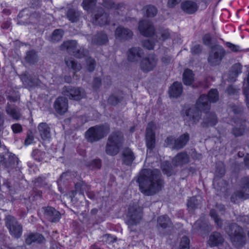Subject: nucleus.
<instances>
[{
  "label": "nucleus",
  "mask_w": 249,
  "mask_h": 249,
  "mask_svg": "<svg viewBox=\"0 0 249 249\" xmlns=\"http://www.w3.org/2000/svg\"><path fill=\"white\" fill-rule=\"evenodd\" d=\"M218 99L217 91L216 89H211L208 96L201 95L196 103V107H192L188 110L183 111L184 119L190 122L192 124L197 123L200 119V113L202 111L207 112L210 109L208 102H215Z\"/></svg>",
  "instance_id": "f257e3e1"
},
{
  "label": "nucleus",
  "mask_w": 249,
  "mask_h": 249,
  "mask_svg": "<svg viewBox=\"0 0 249 249\" xmlns=\"http://www.w3.org/2000/svg\"><path fill=\"white\" fill-rule=\"evenodd\" d=\"M137 181L140 191L146 196L153 195L159 192L162 186V181L159 177L153 174L152 171L144 169L140 173Z\"/></svg>",
  "instance_id": "f03ea898"
},
{
  "label": "nucleus",
  "mask_w": 249,
  "mask_h": 249,
  "mask_svg": "<svg viewBox=\"0 0 249 249\" xmlns=\"http://www.w3.org/2000/svg\"><path fill=\"white\" fill-rule=\"evenodd\" d=\"M123 136L121 133L116 132L112 134L108 138L107 144L106 151L109 155H116L122 145Z\"/></svg>",
  "instance_id": "7ed1b4c3"
},
{
  "label": "nucleus",
  "mask_w": 249,
  "mask_h": 249,
  "mask_svg": "<svg viewBox=\"0 0 249 249\" xmlns=\"http://www.w3.org/2000/svg\"><path fill=\"white\" fill-rule=\"evenodd\" d=\"M108 131V127L107 125L92 127L86 132L85 137L88 141L93 142L104 137Z\"/></svg>",
  "instance_id": "20e7f679"
},
{
  "label": "nucleus",
  "mask_w": 249,
  "mask_h": 249,
  "mask_svg": "<svg viewBox=\"0 0 249 249\" xmlns=\"http://www.w3.org/2000/svg\"><path fill=\"white\" fill-rule=\"evenodd\" d=\"M242 231V230L235 224H232L226 230L231 241L235 245H239L244 243L245 237L241 232Z\"/></svg>",
  "instance_id": "39448f33"
},
{
  "label": "nucleus",
  "mask_w": 249,
  "mask_h": 249,
  "mask_svg": "<svg viewBox=\"0 0 249 249\" xmlns=\"http://www.w3.org/2000/svg\"><path fill=\"white\" fill-rule=\"evenodd\" d=\"M63 94L73 100H80L86 96V93L83 89L71 86L65 87L63 89Z\"/></svg>",
  "instance_id": "423d86ee"
},
{
  "label": "nucleus",
  "mask_w": 249,
  "mask_h": 249,
  "mask_svg": "<svg viewBox=\"0 0 249 249\" xmlns=\"http://www.w3.org/2000/svg\"><path fill=\"white\" fill-rule=\"evenodd\" d=\"M6 224L11 234L16 238L19 237L22 234V228L18 224L14 217L9 215L6 218Z\"/></svg>",
  "instance_id": "0eeeda50"
},
{
  "label": "nucleus",
  "mask_w": 249,
  "mask_h": 249,
  "mask_svg": "<svg viewBox=\"0 0 249 249\" xmlns=\"http://www.w3.org/2000/svg\"><path fill=\"white\" fill-rule=\"evenodd\" d=\"M158 59L154 55L143 58L140 64V68L143 72H148L153 71L157 66Z\"/></svg>",
  "instance_id": "6e6552de"
},
{
  "label": "nucleus",
  "mask_w": 249,
  "mask_h": 249,
  "mask_svg": "<svg viewBox=\"0 0 249 249\" xmlns=\"http://www.w3.org/2000/svg\"><path fill=\"white\" fill-rule=\"evenodd\" d=\"M189 140L188 134H184L177 140H175L172 137L167 138L165 142L167 145L171 146L174 148H180L184 146Z\"/></svg>",
  "instance_id": "1a4fd4ad"
},
{
  "label": "nucleus",
  "mask_w": 249,
  "mask_h": 249,
  "mask_svg": "<svg viewBox=\"0 0 249 249\" xmlns=\"http://www.w3.org/2000/svg\"><path fill=\"white\" fill-rule=\"evenodd\" d=\"M142 213L141 208L137 206L130 207L128 213L129 224L133 225L138 223L142 219Z\"/></svg>",
  "instance_id": "9d476101"
},
{
  "label": "nucleus",
  "mask_w": 249,
  "mask_h": 249,
  "mask_svg": "<svg viewBox=\"0 0 249 249\" xmlns=\"http://www.w3.org/2000/svg\"><path fill=\"white\" fill-rule=\"evenodd\" d=\"M225 55L224 50L220 47L213 48L210 53L208 61L212 65L218 64Z\"/></svg>",
  "instance_id": "9b49d317"
},
{
  "label": "nucleus",
  "mask_w": 249,
  "mask_h": 249,
  "mask_svg": "<svg viewBox=\"0 0 249 249\" xmlns=\"http://www.w3.org/2000/svg\"><path fill=\"white\" fill-rule=\"evenodd\" d=\"M155 128V124L151 123L148 124L146 129V141L147 147L149 149H152L154 146L155 135L153 131Z\"/></svg>",
  "instance_id": "f8f14e48"
},
{
  "label": "nucleus",
  "mask_w": 249,
  "mask_h": 249,
  "mask_svg": "<svg viewBox=\"0 0 249 249\" xmlns=\"http://www.w3.org/2000/svg\"><path fill=\"white\" fill-rule=\"evenodd\" d=\"M139 29L144 36H150L153 35L154 29L152 25L148 20H142L140 22Z\"/></svg>",
  "instance_id": "ddd939ff"
},
{
  "label": "nucleus",
  "mask_w": 249,
  "mask_h": 249,
  "mask_svg": "<svg viewBox=\"0 0 249 249\" xmlns=\"http://www.w3.org/2000/svg\"><path fill=\"white\" fill-rule=\"evenodd\" d=\"M135 159V155L130 148H126L122 151L121 159L124 164L127 165H131Z\"/></svg>",
  "instance_id": "4468645a"
},
{
  "label": "nucleus",
  "mask_w": 249,
  "mask_h": 249,
  "mask_svg": "<svg viewBox=\"0 0 249 249\" xmlns=\"http://www.w3.org/2000/svg\"><path fill=\"white\" fill-rule=\"evenodd\" d=\"M55 111L60 114L66 112L68 109L67 100L64 97H59L57 99L54 104Z\"/></svg>",
  "instance_id": "2eb2a0df"
},
{
  "label": "nucleus",
  "mask_w": 249,
  "mask_h": 249,
  "mask_svg": "<svg viewBox=\"0 0 249 249\" xmlns=\"http://www.w3.org/2000/svg\"><path fill=\"white\" fill-rule=\"evenodd\" d=\"M181 8L185 13L193 14L197 10V6L196 4L194 2L187 0L181 3Z\"/></svg>",
  "instance_id": "dca6fc26"
},
{
  "label": "nucleus",
  "mask_w": 249,
  "mask_h": 249,
  "mask_svg": "<svg viewBox=\"0 0 249 249\" xmlns=\"http://www.w3.org/2000/svg\"><path fill=\"white\" fill-rule=\"evenodd\" d=\"M38 129L40 135L43 141H49L51 138V134L50 128L45 123H40L38 126Z\"/></svg>",
  "instance_id": "f3484780"
},
{
  "label": "nucleus",
  "mask_w": 249,
  "mask_h": 249,
  "mask_svg": "<svg viewBox=\"0 0 249 249\" xmlns=\"http://www.w3.org/2000/svg\"><path fill=\"white\" fill-rule=\"evenodd\" d=\"M45 215L52 222H56L60 218V213L52 207H47L45 209Z\"/></svg>",
  "instance_id": "a211bd4d"
},
{
  "label": "nucleus",
  "mask_w": 249,
  "mask_h": 249,
  "mask_svg": "<svg viewBox=\"0 0 249 249\" xmlns=\"http://www.w3.org/2000/svg\"><path fill=\"white\" fill-rule=\"evenodd\" d=\"M45 215L52 222H56L60 218V213L52 207H47L45 209Z\"/></svg>",
  "instance_id": "6ab92c4d"
},
{
  "label": "nucleus",
  "mask_w": 249,
  "mask_h": 249,
  "mask_svg": "<svg viewBox=\"0 0 249 249\" xmlns=\"http://www.w3.org/2000/svg\"><path fill=\"white\" fill-rule=\"evenodd\" d=\"M107 22V14L104 13L103 10L100 9L98 13L95 15L94 18L92 19V22L94 24L103 25Z\"/></svg>",
  "instance_id": "aec40b11"
},
{
  "label": "nucleus",
  "mask_w": 249,
  "mask_h": 249,
  "mask_svg": "<svg viewBox=\"0 0 249 249\" xmlns=\"http://www.w3.org/2000/svg\"><path fill=\"white\" fill-rule=\"evenodd\" d=\"M132 32L128 29L122 27L117 28L115 31V36L118 39H128L132 36Z\"/></svg>",
  "instance_id": "412c9836"
},
{
  "label": "nucleus",
  "mask_w": 249,
  "mask_h": 249,
  "mask_svg": "<svg viewBox=\"0 0 249 249\" xmlns=\"http://www.w3.org/2000/svg\"><path fill=\"white\" fill-rule=\"evenodd\" d=\"M223 242L221 234L218 232H213L211 235L208 241V244L211 247H219Z\"/></svg>",
  "instance_id": "4be33fe9"
},
{
  "label": "nucleus",
  "mask_w": 249,
  "mask_h": 249,
  "mask_svg": "<svg viewBox=\"0 0 249 249\" xmlns=\"http://www.w3.org/2000/svg\"><path fill=\"white\" fill-rule=\"evenodd\" d=\"M182 91V85L179 82H175L170 87L169 89V94L171 97H178L179 96Z\"/></svg>",
  "instance_id": "5701e85b"
},
{
  "label": "nucleus",
  "mask_w": 249,
  "mask_h": 249,
  "mask_svg": "<svg viewBox=\"0 0 249 249\" xmlns=\"http://www.w3.org/2000/svg\"><path fill=\"white\" fill-rule=\"evenodd\" d=\"M142 53V50L139 48H131L128 52V59L131 62L137 61L141 57Z\"/></svg>",
  "instance_id": "b1692460"
},
{
  "label": "nucleus",
  "mask_w": 249,
  "mask_h": 249,
  "mask_svg": "<svg viewBox=\"0 0 249 249\" xmlns=\"http://www.w3.org/2000/svg\"><path fill=\"white\" fill-rule=\"evenodd\" d=\"M189 161V157L185 153L178 154L173 160L172 163L174 166L181 165L186 163Z\"/></svg>",
  "instance_id": "393cba45"
},
{
  "label": "nucleus",
  "mask_w": 249,
  "mask_h": 249,
  "mask_svg": "<svg viewBox=\"0 0 249 249\" xmlns=\"http://www.w3.org/2000/svg\"><path fill=\"white\" fill-rule=\"evenodd\" d=\"M44 240V237L39 233H31L26 235L25 242L27 244L30 245L33 242L41 243Z\"/></svg>",
  "instance_id": "a878e982"
},
{
  "label": "nucleus",
  "mask_w": 249,
  "mask_h": 249,
  "mask_svg": "<svg viewBox=\"0 0 249 249\" xmlns=\"http://www.w3.org/2000/svg\"><path fill=\"white\" fill-rule=\"evenodd\" d=\"M194 81V75L190 70H185L183 74V82L186 85H191Z\"/></svg>",
  "instance_id": "bb28decb"
},
{
  "label": "nucleus",
  "mask_w": 249,
  "mask_h": 249,
  "mask_svg": "<svg viewBox=\"0 0 249 249\" xmlns=\"http://www.w3.org/2000/svg\"><path fill=\"white\" fill-rule=\"evenodd\" d=\"M77 43L75 41H67L63 44L62 45V49H66L69 52H72L73 53H74V49L76 47Z\"/></svg>",
  "instance_id": "cd10ccee"
},
{
  "label": "nucleus",
  "mask_w": 249,
  "mask_h": 249,
  "mask_svg": "<svg viewBox=\"0 0 249 249\" xmlns=\"http://www.w3.org/2000/svg\"><path fill=\"white\" fill-rule=\"evenodd\" d=\"M158 223L161 227L165 228L171 224L170 220L166 215L161 216L159 217Z\"/></svg>",
  "instance_id": "c85d7f7f"
},
{
  "label": "nucleus",
  "mask_w": 249,
  "mask_h": 249,
  "mask_svg": "<svg viewBox=\"0 0 249 249\" xmlns=\"http://www.w3.org/2000/svg\"><path fill=\"white\" fill-rule=\"evenodd\" d=\"M95 3V0H84L82 2V6L84 10L89 12L94 6Z\"/></svg>",
  "instance_id": "c756f323"
},
{
  "label": "nucleus",
  "mask_w": 249,
  "mask_h": 249,
  "mask_svg": "<svg viewBox=\"0 0 249 249\" xmlns=\"http://www.w3.org/2000/svg\"><path fill=\"white\" fill-rule=\"evenodd\" d=\"M66 63L68 67L75 71L79 70L81 68L80 65L76 63L72 58L66 60Z\"/></svg>",
  "instance_id": "7c9ffc66"
},
{
  "label": "nucleus",
  "mask_w": 249,
  "mask_h": 249,
  "mask_svg": "<svg viewBox=\"0 0 249 249\" xmlns=\"http://www.w3.org/2000/svg\"><path fill=\"white\" fill-rule=\"evenodd\" d=\"M63 32L60 29H57L54 31L52 34V40L53 41H58L60 40L63 36Z\"/></svg>",
  "instance_id": "2f4dec72"
},
{
  "label": "nucleus",
  "mask_w": 249,
  "mask_h": 249,
  "mask_svg": "<svg viewBox=\"0 0 249 249\" xmlns=\"http://www.w3.org/2000/svg\"><path fill=\"white\" fill-rule=\"evenodd\" d=\"M190 241L188 237H183L180 241L179 249H188L189 247Z\"/></svg>",
  "instance_id": "473e14b6"
},
{
  "label": "nucleus",
  "mask_w": 249,
  "mask_h": 249,
  "mask_svg": "<svg viewBox=\"0 0 249 249\" xmlns=\"http://www.w3.org/2000/svg\"><path fill=\"white\" fill-rule=\"evenodd\" d=\"M7 113L10 115L13 118L17 119L19 118V115L18 112L14 109L8 107L6 109Z\"/></svg>",
  "instance_id": "72a5a7b5"
},
{
  "label": "nucleus",
  "mask_w": 249,
  "mask_h": 249,
  "mask_svg": "<svg viewBox=\"0 0 249 249\" xmlns=\"http://www.w3.org/2000/svg\"><path fill=\"white\" fill-rule=\"evenodd\" d=\"M146 14L148 17H153L157 13V9L153 6H148L146 8Z\"/></svg>",
  "instance_id": "f704fd0d"
},
{
  "label": "nucleus",
  "mask_w": 249,
  "mask_h": 249,
  "mask_svg": "<svg viewBox=\"0 0 249 249\" xmlns=\"http://www.w3.org/2000/svg\"><path fill=\"white\" fill-rule=\"evenodd\" d=\"M67 16L70 20L74 22L77 19V15L73 10H70L67 14Z\"/></svg>",
  "instance_id": "c9c22d12"
},
{
  "label": "nucleus",
  "mask_w": 249,
  "mask_h": 249,
  "mask_svg": "<svg viewBox=\"0 0 249 249\" xmlns=\"http://www.w3.org/2000/svg\"><path fill=\"white\" fill-rule=\"evenodd\" d=\"M216 121L217 120L214 114H212L205 123L208 125H213L216 124Z\"/></svg>",
  "instance_id": "e433bc0d"
},
{
  "label": "nucleus",
  "mask_w": 249,
  "mask_h": 249,
  "mask_svg": "<svg viewBox=\"0 0 249 249\" xmlns=\"http://www.w3.org/2000/svg\"><path fill=\"white\" fill-rule=\"evenodd\" d=\"M196 199L195 197H193L191 198L187 202V206L189 208L191 209H193L195 208L196 205Z\"/></svg>",
  "instance_id": "4c0bfd02"
},
{
  "label": "nucleus",
  "mask_w": 249,
  "mask_h": 249,
  "mask_svg": "<svg viewBox=\"0 0 249 249\" xmlns=\"http://www.w3.org/2000/svg\"><path fill=\"white\" fill-rule=\"evenodd\" d=\"M227 46L231 49V51L233 52H238L240 50V47L239 46L233 44L230 42H227L226 43Z\"/></svg>",
  "instance_id": "58836bf2"
},
{
  "label": "nucleus",
  "mask_w": 249,
  "mask_h": 249,
  "mask_svg": "<svg viewBox=\"0 0 249 249\" xmlns=\"http://www.w3.org/2000/svg\"><path fill=\"white\" fill-rule=\"evenodd\" d=\"M12 129L14 133H18L22 131L21 125L18 124H15L12 125Z\"/></svg>",
  "instance_id": "ea45409f"
},
{
  "label": "nucleus",
  "mask_w": 249,
  "mask_h": 249,
  "mask_svg": "<svg viewBox=\"0 0 249 249\" xmlns=\"http://www.w3.org/2000/svg\"><path fill=\"white\" fill-rule=\"evenodd\" d=\"M181 0H168L167 6L170 8H173L178 4Z\"/></svg>",
  "instance_id": "a19ab883"
},
{
  "label": "nucleus",
  "mask_w": 249,
  "mask_h": 249,
  "mask_svg": "<svg viewBox=\"0 0 249 249\" xmlns=\"http://www.w3.org/2000/svg\"><path fill=\"white\" fill-rule=\"evenodd\" d=\"M87 63L88 64V70L89 71H93L94 65H95V61L93 59L91 58H89L87 60Z\"/></svg>",
  "instance_id": "79ce46f5"
},
{
  "label": "nucleus",
  "mask_w": 249,
  "mask_h": 249,
  "mask_svg": "<svg viewBox=\"0 0 249 249\" xmlns=\"http://www.w3.org/2000/svg\"><path fill=\"white\" fill-rule=\"evenodd\" d=\"M143 46H144V47L149 50L152 49L154 48L153 43L151 42L150 40L148 39L143 42Z\"/></svg>",
  "instance_id": "37998d69"
},
{
  "label": "nucleus",
  "mask_w": 249,
  "mask_h": 249,
  "mask_svg": "<svg viewBox=\"0 0 249 249\" xmlns=\"http://www.w3.org/2000/svg\"><path fill=\"white\" fill-rule=\"evenodd\" d=\"M160 39L162 40H164L167 39L169 36V32L167 30L162 31L160 33Z\"/></svg>",
  "instance_id": "c03bdc74"
},
{
  "label": "nucleus",
  "mask_w": 249,
  "mask_h": 249,
  "mask_svg": "<svg viewBox=\"0 0 249 249\" xmlns=\"http://www.w3.org/2000/svg\"><path fill=\"white\" fill-rule=\"evenodd\" d=\"M90 166L93 168H99L101 166V161L99 160H94Z\"/></svg>",
  "instance_id": "a18cd8bd"
},
{
  "label": "nucleus",
  "mask_w": 249,
  "mask_h": 249,
  "mask_svg": "<svg viewBox=\"0 0 249 249\" xmlns=\"http://www.w3.org/2000/svg\"><path fill=\"white\" fill-rule=\"evenodd\" d=\"M107 41V38L106 35H102L99 37V40H98L97 43L98 44H103L106 43Z\"/></svg>",
  "instance_id": "49530a36"
},
{
  "label": "nucleus",
  "mask_w": 249,
  "mask_h": 249,
  "mask_svg": "<svg viewBox=\"0 0 249 249\" xmlns=\"http://www.w3.org/2000/svg\"><path fill=\"white\" fill-rule=\"evenodd\" d=\"M104 238L106 241L108 243L114 242L116 240V238L109 234H106L104 236Z\"/></svg>",
  "instance_id": "de8ad7c7"
},
{
  "label": "nucleus",
  "mask_w": 249,
  "mask_h": 249,
  "mask_svg": "<svg viewBox=\"0 0 249 249\" xmlns=\"http://www.w3.org/2000/svg\"><path fill=\"white\" fill-rule=\"evenodd\" d=\"M210 215L211 217L214 220L215 223L219 225L220 223L219 222V219L217 218V215L215 214V212L214 210H211L210 212Z\"/></svg>",
  "instance_id": "09e8293b"
},
{
  "label": "nucleus",
  "mask_w": 249,
  "mask_h": 249,
  "mask_svg": "<svg viewBox=\"0 0 249 249\" xmlns=\"http://www.w3.org/2000/svg\"><path fill=\"white\" fill-rule=\"evenodd\" d=\"M108 102L112 105H115L119 102V100L115 96L112 95L109 97Z\"/></svg>",
  "instance_id": "8fccbe9b"
},
{
  "label": "nucleus",
  "mask_w": 249,
  "mask_h": 249,
  "mask_svg": "<svg viewBox=\"0 0 249 249\" xmlns=\"http://www.w3.org/2000/svg\"><path fill=\"white\" fill-rule=\"evenodd\" d=\"M34 141V136L32 135H28L25 140V143L26 145L31 144Z\"/></svg>",
  "instance_id": "3c124183"
},
{
  "label": "nucleus",
  "mask_w": 249,
  "mask_h": 249,
  "mask_svg": "<svg viewBox=\"0 0 249 249\" xmlns=\"http://www.w3.org/2000/svg\"><path fill=\"white\" fill-rule=\"evenodd\" d=\"M211 36L209 35H206L203 39V42L205 44L208 45L211 41Z\"/></svg>",
  "instance_id": "603ef678"
},
{
  "label": "nucleus",
  "mask_w": 249,
  "mask_h": 249,
  "mask_svg": "<svg viewBox=\"0 0 249 249\" xmlns=\"http://www.w3.org/2000/svg\"><path fill=\"white\" fill-rule=\"evenodd\" d=\"M21 79L23 81V82L25 85H27L29 87H32L34 85L32 81L28 79L26 80L25 77H22L21 78Z\"/></svg>",
  "instance_id": "864d4df0"
},
{
  "label": "nucleus",
  "mask_w": 249,
  "mask_h": 249,
  "mask_svg": "<svg viewBox=\"0 0 249 249\" xmlns=\"http://www.w3.org/2000/svg\"><path fill=\"white\" fill-rule=\"evenodd\" d=\"M191 52L193 53H198L200 52V48L199 45H195L193 48L191 49Z\"/></svg>",
  "instance_id": "5fc2aeb1"
},
{
  "label": "nucleus",
  "mask_w": 249,
  "mask_h": 249,
  "mask_svg": "<svg viewBox=\"0 0 249 249\" xmlns=\"http://www.w3.org/2000/svg\"><path fill=\"white\" fill-rule=\"evenodd\" d=\"M244 94L246 98L247 104L249 106V89H245Z\"/></svg>",
  "instance_id": "6e6d98bb"
},
{
  "label": "nucleus",
  "mask_w": 249,
  "mask_h": 249,
  "mask_svg": "<svg viewBox=\"0 0 249 249\" xmlns=\"http://www.w3.org/2000/svg\"><path fill=\"white\" fill-rule=\"evenodd\" d=\"M100 83H101V80L100 79H99V78L95 79V80H94V83H93V87H94V88H96L98 87L99 86V85H100Z\"/></svg>",
  "instance_id": "4d7b16f0"
},
{
  "label": "nucleus",
  "mask_w": 249,
  "mask_h": 249,
  "mask_svg": "<svg viewBox=\"0 0 249 249\" xmlns=\"http://www.w3.org/2000/svg\"><path fill=\"white\" fill-rule=\"evenodd\" d=\"M233 133L235 136H240L243 134V131H241L240 132H238L236 129L233 130Z\"/></svg>",
  "instance_id": "13d9d810"
},
{
  "label": "nucleus",
  "mask_w": 249,
  "mask_h": 249,
  "mask_svg": "<svg viewBox=\"0 0 249 249\" xmlns=\"http://www.w3.org/2000/svg\"><path fill=\"white\" fill-rule=\"evenodd\" d=\"M4 123L3 117L2 113L0 112V126H2Z\"/></svg>",
  "instance_id": "bf43d9fd"
},
{
  "label": "nucleus",
  "mask_w": 249,
  "mask_h": 249,
  "mask_svg": "<svg viewBox=\"0 0 249 249\" xmlns=\"http://www.w3.org/2000/svg\"><path fill=\"white\" fill-rule=\"evenodd\" d=\"M245 162L246 165L249 167V157H246L245 159Z\"/></svg>",
  "instance_id": "052dcab7"
},
{
  "label": "nucleus",
  "mask_w": 249,
  "mask_h": 249,
  "mask_svg": "<svg viewBox=\"0 0 249 249\" xmlns=\"http://www.w3.org/2000/svg\"><path fill=\"white\" fill-rule=\"evenodd\" d=\"M240 197H242L245 199H246V198H248L249 197V194H243Z\"/></svg>",
  "instance_id": "680f3d73"
},
{
  "label": "nucleus",
  "mask_w": 249,
  "mask_h": 249,
  "mask_svg": "<svg viewBox=\"0 0 249 249\" xmlns=\"http://www.w3.org/2000/svg\"><path fill=\"white\" fill-rule=\"evenodd\" d=\"M162 170L163 171H165V173L168 175V176H170V174H169V173L167 172L166 171V169L164 167V165L163 164L162 165Z\"/></svg>",
  "instance_id": "e2e57ef3"
},
{
  "label": "nucleus",
  "mask_w": 249,
  "mask_h": 249,
  "mask_svg": "<svg viewBox=\"0 0 249 249\" xmlns=\"http://www.w3.org/2000/svg\"><path fill=\"white\" fill-rule=\"evenodd\" d=\"M234 67H236L237 68H238L239 69H240L241 68L240 65L239 64L235 65Z\"/></svg>",
  "instance_id": "0e129e2a"
},
{
  "label": "nucleus",
  "mask_w": 249,
  "mask_h": 249,
  "mask_svg": "<svg viewBox=\"0 0 249 249\" xmlns=\"http://www.w3.org/2000/svg\"><path fill=\"white\" fill-rule=\"evenodd\" d=\"M247 82H248V86L249 87V72L248 76L247 77Z\"/></svg>",
  "instance_id": "69168bd1"
},
{
  "label": "nucleus",
  "mask_w": 249,
  "mask_h": 249,
  "mask_svg": "<svg viewBox=\"0 0 249 249\" xmlns=\"http://www.w3.org/2000/svg\"><path fill=\"white\" fill-rule=\"evenodd\" d=\"M245 190H246V191H247L248 192V191L249 192V188H246V189H245Z\"/></svg>",
  "instance_id": "338daca9"
},
{
  "label": "nucleus",
  "mask_w": 249,
  "mask_h": 249,
  "mask_svg": "<svg viewBox=\"0 0 249 249\" xmlns=\"http://www.w3.org/2000/svg\"><path fill=\"white\" fill-rule=\"evenodd\" d=\"M88 196H89V197L90 198H93V197L89 196V194H88Z\"/></svg>",
  "instance_id": "774afa93"
}]
</instances>
